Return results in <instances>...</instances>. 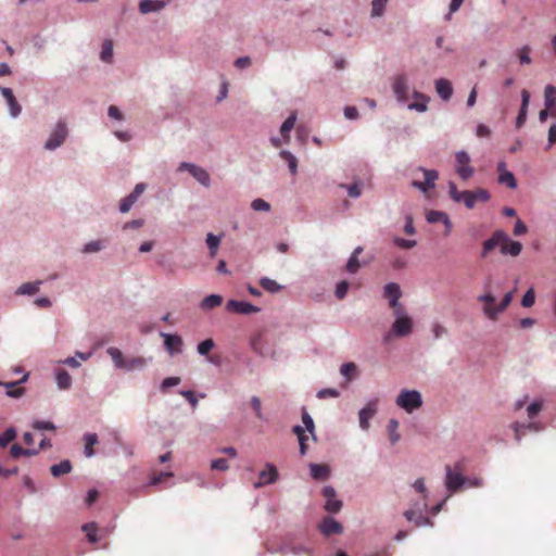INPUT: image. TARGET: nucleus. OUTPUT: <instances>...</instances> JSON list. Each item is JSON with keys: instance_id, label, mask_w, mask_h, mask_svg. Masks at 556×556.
I'll return each instance as SVG.
<instances>
[{"instance_id": "obj_1", "label": "nucleus", "mask_w": 556, "mask_h": 556, "mask_svg": "<svg viewBox=\"0 0 556 556\" xmlns=\"http://www.w3.org/2000/svg\"><path fill=\"white\" fill-rule=\"evenodd\" d=\"M497 247L501 248L502 254L511 256H518L522 250L520 242L510 240L505 231L496 230L491 238L483 242L481 256L486 257Z\"/></svg>"}, {"instance_id": "obj_2", "label": "nucleus", "mask_w": 556, "mask_h": 556, "mask_svg": "<svg viewBox=\"0 0 556 556\" xmlns=\"http://www.w3.org/2000/svg\"><path fill=\"white\" fill-rule=\"evenodd\" d=\"M448 193L453 201L463 202L467 208H473L477 202H488L490 200L489 191L483 188H477L472 191H458L456 185L452 181L448 184Z\"/></svg>"}, {"instance_id": "obj_3", "label": "nucleus", "mask_w": 556, "mask_h": 556, "mask_svg": "<svg viewBox=\"0 0 556 556\" xmlns=\"http://www.w3.org/2000/svg\"><path fill=\"white\" fill-rule=\"evenodd\" d=\"M395 320L391 326L390 331L384 336V341L388 342L392 337H407L413 332V319L405 314V309L400 314H394Z\"/></svg>"}, {"instance_id": "obj_4", "label": "nucleus", "mask_w": 556, "mask_h": 556, "mask_svg": "<svg viewBox=\"0 0 556 556\" xmlns=\"http://www.w3.org/2000/svg\"><path fill=\"white\" fill-rule=\"evenodd\" d=\"M445 471V486L450 493L458 492L468 481V479L463 475L462 463H456L454 469H452L450 465H446Z\"/></svg>"}, {"instance_id": "obj_5", "label": "nucleus", "mask_w": 556, "mask_h": 556, "mask_svg": "<svg viewBox=\"0 0 556 556\" xmlns=\"http://www.w3.org/2000/svg\"><path fill=\"white\" fill-rule=\"evenodd\" d=\"M396 405L407 413H412L421 407V394L416 390H402L396 397Z\"/></svg>"}, {"instance_id": "obj_6", "label": "nucleus", "mask_w": 556, "mask_h": 556, "mask_svg": "<svg viewBox=\"0 0 556 556\" xmlns=\"http://www.w3.org/2000/svg\"><path fill=\"white\" fill-rule=\"evenodd\" d=\"M471 159L466 151L455 153V172L463 179L468 180L475 174L473 167L470 165Z\"/></svg>"}, {"instance_id": "obj_7", "label": "nucleus", "mask_w": 556, "mask_h": 556, "mask_svg": "<svg viewBox=\"0 0 556 556\" xmlns=\"http://www.w3.org/2000/svg\"><path fill=\"white\" fill-rule=\"evenodd\" d=\"M401 295V288L397 283L389 282L384 286L383 296L389 301V305L394 314H400L404 311L403 305L399 302Z\"/></svg>"}, {"instance_id": "obj_8", "label": "nucleus", "mask_w": 556, "mask_h": 556, "mask_svg": "<svg viewBox=\"0 0 556 556\" xmlns=\"http://www.w3.org/2000/svg\"><path fill=\"white\" fill-rule=\"evenodd\" d=\"M418 172L422 175L424 180L421 181L418 179H414L412 185L413 187L421 190L422 192H427L428 190L434 187L439 174L434 169L425 168H419Z\"/></svg>"}, {"instance_id": "obj_9", "label": "nucleus", "mask_w": 556, "mask_h": 556, "mask_svg": "<svg viewBox=\"0 0 556 556\" xmlns=\"http://www.w3.org/2000/svg\"><path fill=\"white\" fill-rule=\"evenodd\" d=\"M66 136H67V128H66L65 123L59 122L56 124V127L50 135L49 139L47 140L45 148L48 150L56 149L64 142Z\"/></svg>"}, {"instance_id": "obj_10", "label": "nucleus", "mask_w": 556, "mask_h": 556, "mask_svg": "<svg viewBox=\"0 0 556 556\" xmlns=\"http://www.w3.org/2000/svg\"><path fill=\"white\" fill-rule=\"evenodd\" d=\"M393 92L400 102H405L408 99L409 86L408 79L404 74L397 75L392 84Z\"/></svg>"}, {"instance_id": "obj_11", "label": "nucleus", "mask_w": 556, "mask_h": 556, "mask_svg": "<svg viewBox=\"0 0 556 556\" xmlns=\"http://www.w3.org/2000/svg\"><path fill=\"white\" fill-rule=\"evenodd\" d=\"M513 301V292H507L501 303L497 306L494 305H484L483 312L485 316L491 320H496L498 314L503 313Z\"/></svg>"}, {"instance_id": "obj_12", "label": "nucleus", "mask_w": 556, "mask_h": 556, "mask_svg": "<svg viewBox=\"0 0 556 556\" xmlns=\"http://www.w3.org/2000/svg\"><path fill=\"white\" fill-rule=\"evenodd\" d=\"M179 170H188L201 185L204 187H208L211 182L210 174L202 167L197 166L191 163H181L179 165Z\"/></svg>"}, {"instance_id": "obj_13", "label": "nucleus", "mask_w": 556, "mask_h": 556, "mask_svg": "<svg viewBox=\"0 0 556 556\" xmlns=\"http://www.w3.org/2000/svg\"><path fill=\"white\" fill-rule=\"evenodd\" d=\"M278 479V470L276 466L273 464H266L265 469H263L258 475V481H256L253 485L255 489H260L264 485L271 484L276 482Z\"/></svg>"}, {"instance_id": "obj_14", "label": "nucleus", "mask_w": 556, "mask_h": 556, "mask_svg": "<svg viewBox=\"0 0 556 556\" xmlns=\"http://www.w3.org/2000/svg\"><path fill=\"white\" fill-rule=\"evenodd\" d=\"M226 309L231 313L249 315L258 313L260 307L244 301L229 300L226 304Z\"/></svg>"}, {"instance_id": "obj_15", "label": "nucleus", "mask_w": 556, "mask_h": 556, "mask_svg": "<svg viewBox=\"0 0 556 556\" xmlns=\"http://www.w3.org/2000/svg\"><path fill=\"white\" fill-rule=\"evenodd\" d=\"M377 406L378 400H371L359 410V426L363 430H368L369 420L376 415Z\"/></svg>"}, {"instance_id": "obj_16", "label": "nucleus", "mask_w": 556, "mask_h": 556, "mask_svg": "<svg viewBox=\"0 0 556 556\" xmlns=\"http://www.w3.org/2000/svg\"><path fill=\"white\" fill-rule=\"evenodd\" d=\"M144 190H146L144 184H142V182L137 184L135 189L132 190V192L130 194H128L127 197H125L124 199H122V201L119 203V211L122 213H127L131 208V206L137 202V200L143 193Z\"/></svg>"}, {"instance_id": "obj_17", "label": "nucleus", "mask_w": 556, "mask_h": 556, "mask_svg": "<svg viewBox=\"0 0 556 556\" xmlns=\"http://www.w3.org/2000/svg\"><path fill=\"white\" fill-rule=\"evenodd\" d=\"M323 495L326 498L325 509L329 513H338L342 507V502L336 498V490L332 486H325Z\"/></svg>"}, {"instance_id": "obj_18", "label": "nucleus", "mask_w": 556, "mask_h": 556, "mask_svg": "<svg viewBox=\"0 0 556 556\" xmlns=\"http://www.w3.org/2000/svg\"><path fill=\"white\" fill-rule=\"evenodd\" d=\"M319 530L325 535L341 534L343 531L342 525L331 517H326L319 523Z\"/></svg>"}, {"instance_id": "obj_19", "label": "nucleus", "mask_w": 556, "mask_h": 556, "mask_svg": "<svg viewBox=\"0 0 556 556\" xmlns=\"http://www.w3.org/2000/svg\"><path fill=\"white\" fill-rule=\"evenodd\" d=\"M529 102H530V93H529L528 90L523 89L521 91V106H520V111H519V114H518V116L516 118V126H517V128H521L523 126V124L526 123Z\"/></svg>"}, {"instance_id": "obj_20", "label": "nucleus", "mask_w": 556, "mask_h": 556, "mask_svg": "<svg viewBox=\"0 0 556 556\" xmlns=\"http://www.w3.org/2000/svg\"><path fill=\"white\" fill-rule=\"evenodd\" d=\"M426 217H427V220L429 223L442 222L445 225V227H446L445 235H448L451 232L452 223H451L450 217H448V215L446 213L441 212V211H429L427 213Z\"/></svg>"}, {"instance_id": "obj_21", "label": "nucleus", "mask_w": 556, "mask_h": 556, "mask_svg": "<svg viewBox=\"0 0 556 556\" xmlns=\"http://www.w3.org/2000/svg\"><path fill=\"white\" fill-rule=\"evenodd\" d=\"M435 90L438 94L445 101L450 100L453 94L452 84L445 78L435 80Z\"/></svg>"}, {"instance_id": "obj_22", "label": "nucleus", "mask_w": 556, "mask_h": 556, "mask_svg": "<svg viewBox=\"0 0 556 556\" xmlns=\"http://www.w3.org/2000/svg\"><path fill=\"white\" fill-rule=\"evenodd\" d=\"M163 336H164L165 348L170 354L181 352L182 340L179 336H176V334H163Z\"/></svg>"}, {"instance_id": "obj_23", "label": "nucleus", "mask_w": 556, "mask_h": 556, "mask_svg": "<svg viewBox=\"0 0 556 556\" xmlns=\"http://www.w3.org/2000/svg\"><path fill=\"white\" fill-rule=\"evenodd\" d=\"M165 2L162 0H141L139 2V11L142 14H148L150 12L160 11L165 7Z\"/></svg>"}, {"instance_id": "obj_24", "label": "nucleus", "mask_w": 556, "mask_h": 556, "mask_svg": "<svg viewBox=\"0 0 556 556\" xmlns=\"http://www.w3.org/2000/svg\"><path fill=\"white\" fill-rule=\"evenodd\" d=\"M404 516L408 521H414L417 527L432 525L431 520L427 516H424L421 513L417 514L413 509L406 510Z\"/></svg>"}, {"instance_id": "obj_25", "label": "nucleus", "mask_w": 556, "mask_h": 556, "mask_svg": "<svg viewBox=\"0 0 556 556\" xmlns=\"http://www.w3.org/2000/svg\"><path fill=\"white\" fill-rule=\"evenodd\" d=\"M296 122V112H292L290 116L282 123L280 127V134L283 137L285 141L288 142L290 140V131L293 129Z\"/></svg>"}, {"instance_id": "obj_26", "label": "nucleus", "mask_w": 556, "mask_h": 556, "mask_svg": "<svg viewBox=\"0 0 556 556\" xmlns=\"http://www.w3.org/2000/svg\"><path fill=\"white\" fill-rule=\"evenodd\" d=\"M329 467L324 464H312L311 475L315 480H325L329 477Z\"/></svg>"}, {"instance_id": "obj_27", "label": "nucleus", "mask_w": 556, "mask_h": 556, "mask_svg": "<svg viewBox=\"0 0 556 556\" xmlns=\"http://www.w3.org/2000/svg\"><path fill=\"white\" fill-rule=\"evenodd\" d=\"M222 303H223V298L220 295L211 294V295L205 296L201 301L200 307L204 311H208V309L219 306Z\"/></svg>"}, {"instance_id": "obj_28", "label": "nucleus", "mask_w": 556, "mask_h": 556, "mask_svg": "<svg viewBox=\"0 0 556 556\" xmlns=\"http://www.w3.org/2000/svg\"><path fill=\"white\" fill-rule=\"evenodd\" d=\"M85 441V455L91 457L94 455L93 446L98 443V435L96 433H86L84 437Z\"/></svg>"}, {"instance_id": "obj_29", "label": "nucleus", "mask_w": 556, "mask_h": 556, "mask_svg": "<svg viewBox=\"0 0 556 556\" xmlns=\"http://www.w3.org/2000/svg\"><path fill=\"white\" fill-rule=\"evenodd\" d=\"M106 352L111 356L115 367L118 369H123L126 357H124L122 351L117 348L111 346L108 349Z\"/></svg>"}, {"instance_id": "obj_30", "label": "nucleus", "mask_w": 556, "mask_h": 556, "mask_svg": "<svg viewBox=\"0 0 556 556\" xmlns=\"http://www.w3.org/2000/svg\"><path fill=\"white\" fill-rule=\"evenodd\" d=\"M147 365V361L141 356L126 358L123 369L135 370L141 369Z\"/></svg>"}, {"instance_id": "obj_31", "label": "nucleus", "mask_w": 556, "mask_h": 556, "mask_svg": "<svg viewBox=\"0 0 556 556\" xmlns=\"http://www.w3.org/2000/svg\"><path fill=\"white\" fill-rule=\"evenodd\" d=\"M280 157L283 159L289 166L290 173L295 175L298 173V160L296 157L289 151L282 150L279 153Z\"/></svg>"}, {"instance_id": "obj_32", "label": "nucleus", "mask_w": 556, "mask_h": 556, "mask_svg": "<svg viewBox=\"0 0 556 556\" xmlns=\"http://www.w3.org/2000/svg\"><path fill=\"white\" fill-rule=\"evenodd\" d=\"M545 99V108L549 110L553 106H556V87L552 85H547L544 91Z\"/></svg>"}, {"instance_id": "obj_33", "label": "nucleus", "mask_w": 556, "mask_h": 556, "mask_svg": "<svg viewBox=\"0 0 556 556\" xmlns=\"http://www.w3.org/2000/svg\"><path fill=\"white\" fill-rule=\"evenodd\" d=\"M50 470L52 476L59 477L61 475L68 473L72 470V465L70 460H62L61 463L51 466Z\"/></svg>"}, {"instance_id": "obj_34", "label": "nucleus", "mask_w": 556, "mask_h": 556, "mask_svg": "<svg viewBox=\"0 0 556 556\" xmlns=\"http://www.w3.org/2000/svg\"><path fill=\"white\" fill-rule=\"evenodd\" d=\"M56 383L58 387L62 390L68 389L72 384L71 375L64 369L59 370L56 374Z\"/></svg>"}, {"instance_id": "obj_35", "label": "nucleus", "mask_w": 556, "mask_h": 556, "mask_svg": "<svg viewBox=\"0 0 556 556\" xmlns=\"http://www.w3.org/2000/svg\"><path fill=\"white\" fill-rule=\"evenodd\" d=\"M260 285L263 289H265L266 291H268L270 293L279 292L282 288L277 281H275L268 277H263L260 280Z\"/></svg>"}, {"instance_id": "obj_36", "label": "nucleus", "mask_w": 556, "mask_h": 556, "mask_svg": "<svg viewBox=\"0 0 556 556\" xmlns=\"http://www.w3.org/2000/svg\"><path fill=\"white\" fill-rule=\"evenodd\" d=\"M498 182L507 186L510 189H515L517 187V181L511 172H502L498 175Z\"/></svg>"}, {"instance_id": "obj_37", "label": "nucleus", "mask_w": 556, "mask_h": 556, "mask_svg": "<svg viewBox=\"0 0 556 556\" xmlns=\"http://www.w3.org/2000/svg\"><path fill=\"white\" fill-rule=\"evenodd\" d=\"M101 60L103 62L110 63L113 58V43L110 40H105L102 45V50L100 53Z\"/></svg>"}, {"instance_id": "obj_38", "label": "nucleus", "mask_w": 556, "mask_h": 556, "mask_svg": "<svg viewBox=\"0 0 556 556\" xmlns=\"http://www.w3.org/2000/svg\"><path fill=\"white\" fill-rule=\"evenodd\" d=\"M83 530L86 532L89 542L97 543L99 541L97 536L98 527L94 522L84 525Z\"/></svg>"}, {"instance_id": "obj_39", "label": "nucleus", "mask_w": 556, "mask_h": 556, "mask_svg": "<svg viewBox=\"0 0 556 556\" xmlns=\"http://www.w3.org/2000/svg\"><path fill=\"white\" fill-rule=\"evenodd\" d=\"M220 243V238L216 237L213 233H208L206 237V244L210 250V254L212 257H214L217 253L218 247Z\"/></svg>"}, {"instance_id": "obj_40", "label": "nucleus", "mask_w": 556, "mask_h": 556, "mask_svg": "<svg viewBox=\"0 0 556 556\" xmlns=\"http://www.w3.org/2000/svg\"><path fill=\"white\" fill-rule=\"evenodd\" d=\"M530 53H531V48L529 46H523L516 51V55H517L520 64H530L532 62Z\"/></svg>"}, {"instance_id": "obj_41", "label": "nucleus", "mask_w": 556, "mask_h": 556, "mask_svg": "<svg viewBox=\"0 0 556 556\" xmlns=\"http://www.w3.org/2000/svg\"><path fill=\"white\" fill-rule=\"evenodd\" d=\"M39 285H40V281L23 283L18 288L17 293L18 294H29V295L35 294L39 290Z\"/></svg>"}, {"instance_id": "obj_42", "label": "nucleus", "mask_w": 556, "mask_h": 556, "mask_svg": "<svg viewBox=\"0 0 556 556\" xmlns=\"http://www.w3.org/2000/svg\"><path fill=\"white\" fill-rule=\"evenodd\" d=\"M414 97L417 98V99H421L424 102H414V103H410L408 105V109L409 110H416L418 112H425L427 111V104H426V101L428 100V98L426 96H424L422 93H419L417 91L414 92Z\"/></svg>"}, {"instance_id": "obj_43", "label": "nucleus", "mask_w": 556, "mask_h": 556, "mask_svg": "<svg viewBox=\"0 0 556 556\" xmlns=\"http://www.w3.org/2000/svg\"><path fill=\"white\" fill-rule=\"evenodd\" d=\"M399 421L396 419H391L388 425V430L390 434V441L392 444L396 443L400 440V434L397 432Z\"/></svg>"}, {"instance_id": "obj_44", "label": "nucleus", "mask_w": 556, "mask_h": 556, "mask_svg": "<svg viewBox=\"0 0 556 556\" xmlns=\"http://www.w3.org/2000/svg\"><path fill=\"white\" fill-rule=\"evenodd\" d=\"M341 188H345L348 194L351 198H358L362 194V182L357 181L352 185H340Z\"/></svg>"}, {"instance_id": "obj_45", "label": "nucleus", "mask_w": 556, "mask_h": 556, "mask_svg": "<svg viewBox=\"0 0 556 556\" xmlns=\"http://www.w3.org/2000/svg\"><path fill=\"white\" fill-rule=\"evenodd\" d=\"M16 437V432L13 428H8L0 435V447H5L10 442H12Z\"/></svg>"}, {"instance_id": "obj_46", "label": "nucleus", "mask_w": 556, "mask_h": 556, "mask_svg": "<svg viewBox=\"0 0 556 556\" xmlns=\"http://www.w3.org/2000/svg\"><path fill=\"white\" fill-rule=\"evenodd\" d=\"M293 432L296 434L299 444H300V453L301 455H305L307 451V444L303 443V437L305 434L304 429L301 426H294Z\"/></svg>"}, {"instance_id": "obj_47", "label": "nucleus", "mask_w": 556, "mask_h": 556, "mask_svg": "<svg viewBox=\"0 0 556 556\" xmlns=\"http://www.w3.org/2000/svg\"><path fill=\"white\" fill-rule=\"evenodd\" d=\"M388 0H372L371 2V15L381 16L383 14Z\"/></svg>"}, {"instance_id": "obj_48", "label": "nucleus", "mask_w": 556, "mask_h": 556, "mask_svg": "<svg viewBox=\"0 0 556 556\" xmlns=\"http://www.w3.org/2000/svg\"><path fill=\"white\" fill-rule=\"evenodd\" d=\"M215 346V343L212 339H206L198 344V352L201 355H206Z\"/></svg>"}, {"instance_id": "obj_49", "label": "nucleus", "mask_w": 556, "mask_h": 556, "mask_svg": "<svg viewBox=\"0 0 556 556\" xmlns=\"http://www.w3.org/2000/svg\"><path fill=\"white\" fill-rule=\"evenodd\" d=\"M251 207L254 211L268 212L270 210V204L263 199H255L252 201Z\"/></svg>"}, {"instance_id": "obj_50", "label": "nucleus", "mask_w": 556, "mask_h": 556, "mask_svg": "<svg viewBox=\"0 0 556 556\" xmlns=\"http://www.w3.org/2000/svg\"><path fill=\"white\" fill-rule=\"evenodd\" d=\"M542 402H533L527 407V415L530 419H533L542 410Z\"/></svg>"}, {"instance_id": "obj_51", "label": "nucleus", "mask_w": 556, "mask_h": 556, "mask_svg": "<svg viewBox=\"0 0 556 556\" xmlns=\"http://www.w3.org/2000/svg\"><path fill=\"white\" fill-rule=\"evenodd\" d=\"M340 372L348 379H351L352 376L356 372V365L354 363L343 364L340 368Z\"/></svg>"}, {"instance_id": "obj_52", "label": "nucleus", "mask_w": 556, "mask_h": 556, "mask_svg": "<svg viewBox=\"0 0 556 556\" xmlns=\"http://www.w3.org/2000/svg\"><path fill=\"white\" fill-rule=\"evenodd\" d=\"M535 294L533 289H529L522 296L521 305L523 307H531L534 304Z\"/></svg>"}, {"instance_id": "obj_53", "label": "nucleus", "mask_w": 556, "mask_h": 556, "mask_svg": "<svg viewBox=\"0 0 556 556\" xmlns=\"http://www.w3.org/2000/svg\"><path fill=\"white\" fill-rule=\"evenodd\" d=\"M511 428L515 432V439L516 441L520 442L522 437L525 435L526 433V424H520V422H514L511 425Z\"/></svg>"}, {"instance_id": "obj_54", "label": "nucleus", "mask_w": 556, "mask_h": 556, "mask_svg": "<svg viewBox=\"0 0 556 556\" xmlns=\"http://www.w3.org/2000/svg\"><path fill=\"white\" fill-rule=\"evenodd\" d=\"M361 267V263L358 261V257L356 255H351L346 263V270L351 274H355Z\"/></svg>"}, {"instance_id": "obj_55", "label": "nucleus", "mask_w": 556, "mask_h": 556, "mask_svg": "<svg viewBox=\"0 0 556 556\" xmlns=\"http://www.w3.org/2000/svg\"><path fill=\"white\" fill-rule=\"evenodd\" d=\"M394 243L401 249H412L417 244L415 240L403 239L400 237L394 238Z\"/></svg>"}, {"instance_id": "obj_56", "label": "nucleus", "mask_w": 556, "mask_h": 556, "mask_svg": "<svg viewBox=\"0 0 556 556\" xmlns=\"http://www.w3.org/2000/svg\"><path fill=\"white\" fill-rule=\"evenodd\" d=\"M302 420H303V424L306 428V430L313 435H314V429H315V426H314V421H313V418L308 415L307 412H303L302 414Z\"/></svg>"}, {"instance_id": "obj_57", "label": "nucleus", "mask_w": 556, "mask_h": 556, "mask_svg": "<svg viewBox=\"0 0 556 556\" xmlns=\"http://www.w3.org/2000/svg\"><path fill=\"white\" fill-rule=\"evenodd\" d=\"M102 242L100 240L90 241L84 247L85 253L98 252L102 249Z\"/></svg>"}, {"instance_id": "obj_58", "label": "nucleus", "mask_w": 556, "mask_h": 556, "mask_svg": "<svg viewBox=\"0 0 556 556\" xmlns=\"http://www.w3.org/2000/svg\"><path fill=\"white\" fill-rule=\"evenodd\" d=\"M211 468L214 470L226 471L229 468L228 462L225 458H218L212 462Z\"/></svg>"}, {"instance_id": "obj_59", "label": "nucleus", "mask_w": 556, "mask_h": 556, "mask_svg": "<svg viewBox=\"0 0 556 556\" xmlns=\"http://www.w3.org/2000/svg\"><path fill=\"white\" fill-rule=\"evenodd\" d=\"M349 290V282L348 281H341L337 285L336 288V296L340 300H342Z\"/></svg>"}, {"instance_id": "obj_60", "label": "nucleus", "mask_w": 556, "mask_h": 556, "mask_svg": "<svg viewBox=\"0 0 556 556\" xmlns=\"http://www.w3.org/2000/svg\"><path fill=\"white\" fill-rule=\"evenodd\" d=\"M8 105L10 108V113L13 117H16L20 115L22 109H21L18 102L16 101L15 97H13L11 100L8 101Z\"/></svg>"}, {"instance_id": "obj_61", "label": "nucleus", "mask_w": 556, "mask_h": 556, "mask_svg": "<svg viewBox=\"0 0 556 556\" xmlns=\"http://www.w3.org/2000/svg\"><path fill=\"white\" fill-rule=\"evenodd\" d=\"M339 396V392L338 390L336 389H323L320 391H318L317 393V397L318 399H326V397H338Z\"/></svg>"}, {"instance_id": "obj_62", "label": "nucleus", "mask_w": 556, "mask_h": 556, "mask_svg": "<svg viewBox=\"0 0 556 556\" xmlns=\"http://www.w3.org/2000/svg\"><path fill=\"white\" fill-rule=\"evenodd\" d=\"M179 383H180L179 377H168L162 381L161 388H162V390H166L167 388L177 386Z\"/></svg>"}, {"instance_id": "obj_63", "label": "nucleus", "mask_w": 556, "mask_h": 556, "mask_svg": "<svg viewBox=\"0 0 556 556\" xmlns=\"http://www.w3.org/2000/svg\"><path fill=\"white\" fill-rule=\"evenodd\" d=\"M251 406L253 408V410L255 412V415L258 417V418H262V403H261V400L260 397L257 396H253L251 399Z\"/></svg>"}, {"instance_id": "obj_64", "label": "nucleus", "mask_w": 556, "mask_h": 556, "mask_svg": "<svg viewBox=\"0 0 556 556\" xmlns=\"http://www.w3.org/2000/svg\"><path fill=\"white\" fill-rule=\"evenodd\" d=\"M34 428L38 430H54L55 427L51 421L37 420L34 424Z\"/></svg>"}]
</instances>
